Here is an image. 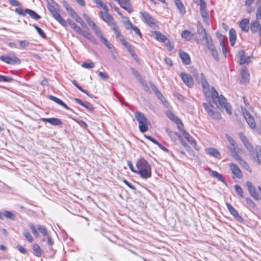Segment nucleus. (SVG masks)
Instances as JSON below:
<instances>
[{
    "label": "nucleus",
    "instance_id": "obj_26",
    "mask_svg": "<svg viewBox=\"0 0 261 261\" xmlns=\"http://www.w3.org/2000/svg\"><path fill=\"white\" fill-rule=\"evenodd\" d=\"M48 97L49 98V99L53 100V101L55 102L58 105L63 107L66 109L73 111V110L71 109L69 107H68L64 102H63L59 98L51 95H48Z\"/></svg>",
    "mask_w": 261,
    "mask_h": 261
},
{
    "label": "nucleus",
    "instance_id": "obj_46",
    "mask_svg": "<svg viewBox=\"0 0 261 261\" xmlns=\"http://www.w3.org/2000/svg\"><path fill=\"white\" fill-rule=\"evenodd\" d=\"M70 12L69 13L71 17H72L76 22H78L81 18L79 15L75 12L74 9H70Z\"/></svg>",
    "mask_w": 261,
    "mask_h": 261
},
{
    "label": "nucleus",
    "instance_id": "obj_2",
    "mask_svg": "<svg viewBox=\"0 0 261 261\" xmlns=\"http://www.w3.org/2000/svg\"><path fill=\"white\" fill-rule=\"evenodd\" d=\"M211 96L213 102L218 109L225 108L228 114H231V108L227 103L226 99L222 95H219L218 92L213 87L211 89Z\"/></svg>",
    "mask_w": 261,
    "mask_h": 261
},
{
    "label": "nucleus",
    "instance_id": "obj_4",
    "mask_svg": "<svg viewBox=\"0 0 261 261\" xmlns=\"http://www.w3.org/2000/svg\"><path fill=\"white\" fill-rule=\"evenodd\" d=\"M226 137L229 143V145L227 146L231 155L234 159L239 155L238 154L241 149L239 147L235 140L230 136L226 135Z\"/></svg>",
    "mask_w": 261,
    "mask_h": 261
},
{
    "label": "nucleus",
    "instance_id": "obj_29",
    "mask_svg": "<svg viewBox=\"0 0 261 261\" xmlns=\"http://www.w3.org/2000/svg\"><path fill=\"white\" fill-rule=\"evenodd\" d=\"M234 159L238 161L239 164L247 171H248L249 172H252L251 168H250L248 164L244 159H243L242 158L240 155L237 157L235 158Z\"/></svg>",
    "mask_w": 261,
    "mask_h": 261
},
{
    "label": "nucleus",
    "instance_id": "obj_30",
    "mask_svg": "<svg viewBox=\"0 0 261 261\" xmlns=\"http://www.w3.org/2000/svg\"><path fill=\"white\" fill-rule=\"evenodd\" d=\"M240 27L242 30L247 32L249 30V20L247 18H244L243 19L240 23Z\"/></svg>",
    "mask_w": 261,
    "mask_h": 261
},
{
    "label": "nucleus",
    "instance_id": "obj_48",
    "mask_svg": "<svg viewBox=\"0 0 261 261\" xmlns=\"http://www.w3.org/2000/svg\"><path fill=\"white\" fill-rule=\"evenodd\" d=\"M202 38L205 40L207 47L214 44L212 37L210 36L205 35V36H202Z\"/></svg>",
    "mask_w": 261,
    "mask_h": 261
},
{
    "label": "nucleus",
    "instance_id": "obj_39",
    "mask_svg": "<svg viewBox=\"0 0 261 261\" xmlns=\"http://www.w3.org/2000/svg\"><path fill=\"white\" fill-rule=\"evenodd\" d=\"M182 135L185 139L193 146L195 145L196 142L193 138L185 130H183Z\"/></svg>",
    "mask_w": 261,
    "mask_h": 261
},
{
    "label": "nucleus",
    "instance_id": "obj_47",
    "mask_svg": "<svg viewBox=\"0 0 261 261\" xmlns=\"http://www.w3.org/2000/svg\"><path fill=\"white\" fill-rule=\"evenodd\" d=\"M244 145L246 148V149L248 150V151L251 153L254 150V148L252 145V144L249 141H247L246 142L244 143Z\"/></svg>",
    "mask_w": 261,
    "mask_h": 261
},
{
    "label": "nucleus",
    "instance_id": "obj_16",
    "mask_svg": "<svg viewBox=\"0 0 261 261\" xmlns=\"http://www.w3.org/2000/svg\"><path fill=\"white\" fill-rule=\"evenodd\" d=\"M250 29L253 33L259 31V44H261V24H259L257 20L252 21L250 24Z\"/></svg>",
    "mask_w": 261,
    "mask_h": 261
},
{
    "label": "nucleus",
    "instance_id": "obj_5",
    "mask_svg": "<svg viewBox=\"0 0 261 261\" xmlns=\"http://www.w3.org/2000/svg\"><path fill=\"white\" fill-rule=\"evenodd\" d=\"M48 10L51 14L53 17L58 21L61 25L63 27L67 26L66 21L62 17L61 15L59 14V11L60 9L59 5L48 6L47 7Z\"/></svg>",
    "mask_w": 261,
    "mask_h": 261
},
{
    "label": "nucleus",
    "instance_id": "obj_10",
    "mask_svg": "<svg viewBox=\"0 0 261 261\" xmlns=\"http://www.w3.org/2000/svg\"><path fill=\"white\" fill-rule=\"evenodd\" d=\"M200 12L204 22L209 25V15L206 9V4L204 0H199Z\"/></svg>",
    "mask_w": 261,
    "mask_h": 261
},
{
    "label": "nucleus",
    "instance_id": "obj_50",
    "mask_svg": "<svg viewBox=\"0 0 261 261\" xmlns=\"http://www.w3.org/2000/svg\"><path fill=\"white\" fill-rule=\"evenodd\" d=\"M23 234L24 236V237L26 238V239L30 242H32L34 240L33 238L31 236L30 232H29L27 230H24L23 232Z\"/></svg>",
    "mask_w": 261,
    "mask_h": 261
},
{
    "label": "nucleus",
    "instance_id": "obj_53",
    "mask_svg": "<svg viewBox=\"0 0 261 261\" xmlns=\"http://www.w3.org/2000/svg\"><path fill=\"white\" fill-rule=\"evenodd\" d=\"M111 56L114 60L117 61L119 59V55L115 48H113L110 50Z\"/></svg>",
    "mask_w": 261,
    "mask_h": 261
},
{
    "label": "nucleus",
    "instance_id": "obj_42",
    "mask_svg": "<svg viewBox=\"0 0 261 261\" xmlns=\"http://www.w3.org/2000/svg\"><path fill=\"white\" fill-rule=\"evenodd\" d=\"M10 219V220H14L15 219V215L11 211L5 210L3 213V217Z\"/></svg>",
    "mask_w": 261,
    "mask_h": 261
},
{
    "label": "nucleus",
    "instance_id": "obj_9",
    "mask_svg": "<svg viewBox=\"0 0 261 261\" xmlns=\"http://www.w3.org/2000/svg\"><path fill=\"white\" fill-rule=\"evenodd\" d=\"M0 60L11 65L19 64L21 63L20 60L14 54L9 56H1Z\"/></svg>",
    "mask_w": 261,
    "mask_h": 261
},
{
    "label": "nucleus",
    "instance_id": "obj_8",
    "mask_svg": "<svg viewBox=\"0 0 261 261\" xmlns=\"http://www.w3.org/2000/svg\"><path fill=\"white\" fill-rule=\"evenodd\" d=\"M99 15L101 18L111 27L112 30H113L114 25H118L116 22H115L113 17L109 14L108 11H100Z\"/></svg>",
    "mask_w": 261,
    "mask_h": 261
},
{
    "label": "nucleus",
    "instance_id": "obj_19",
    "mask_svg": "<svg viewBox=\"0 0 261 261\" xmlns=\"http://www.w3.org/2000/svg\"><path fill=\"white\" fill-rule=\"evenodd\" d=\"M241 79L240 83L242 84H246L248 83L249 81V73L247 68H243L241 71Z\"/></svg>",
    "mask_w": 261,
    "mask_h": 261
},
{
    "label": "nucleus",
    "instance_id": "obj_58",
    "mask_svg": "<svg viewBox=\"0 0 261 261\" xmlns=\"http://www.w3.org/2000/svg\"><path fill=\"white\" fill-rule=\"evenodd\" d=\"M168 117L170 120L175 123L177 122V119H179L172 112H170L169 113Z\"/></svg>",
    "mask_w": 261,
    "mask_h": 261
},
{
    "label": "nucleus",
    "instance_id": "obj_38",
    "mask_svg": "<svg viewBox=\"0 0 261 261\" xmlns=\"http://www.w3.org/2000/svg\"><path fill=\"white\" fill-rule=\"evenodd\" d=\"M154 34L155 35L156 39L161 42L165 43L166 41L167 40L166 37L159 31H155Z\"/></svg>",
    "mask_w": 261,
    "mask_h": 261
},
{
    "label": "nucleus",
    "instance_id": "obj_1",
    "mask_svg": "<svg viewBox=\"0 0 261 261\" xmlns=\"http://www.w3.org/2000/svg\"><path fill=\"white\" fill-rule=\"evenodd\" d=\"M136 173L144 179L151 177V167L144 158L139 159L136 163Z\"/></svg>",
    "mask_w": 261,
    "mask_h": 261
},
{
    "label": "nucleus",
    "instance_id": "obj_55",
    "mask_svg": "<svg viewBox=\"0 0 261 261\" xmlns=\"http://www.w3.org/2000/svg\"><path fill=\"white\" fill-rule=\"evenodd\" d=\"M29 226H30V228L31 229L32 232L33 233V234L36 237H38L39 233H38L37 229L36 228L35 226H34V225L32 223H30L29 224Z\"/></svg>",
    "mask_w": 261,
    "mask_h": 261
},
{
    "label": "nucleus",
    "instance_id": "obj_13",
    "mask_svg": "<svg viewBox=\"0 0 261 261\" xmlns=\"http://www.w3.org/2000/svg\"><path fill=\"white\" fill-rule=\"evenodd\" d=\"M246 185L248 188V190L251 196L256 200L260 199L259 194L256 191V188L253 185V184L249 181H247L246 182Z\"/></svg>",
    "mask_w": 261,
    "mask_h": 261
},
{
    "label": "nucleus",
    "instance_id": "obj_41",
    "mask_svg": "<svg viewBox=\"0 0 261 261\" xmlns=\"http://www.w3.org/2000/svg\"><path fill=\"white\" fill-rule=\"evenodd\" d=\"M125 47L127 48V49L130 54L131 56L134 58V59L136 61L138 60L137 55L134 53V50L133 49L132 45L129 43Z\"/></svg>",
    "mask_w": 261,
    "mask_h": 261
},
{
    "label": "nucleus",
    "instance_id": "obj_7",
    "mask_svg": "<svg viewBox=\"0 0 261 261\" xmlns=\"http://www.w3.org/2000/svg\"><path fill=\"white\" fill-rule=\"evenodd\" d=\"M203 106L208 115L212 118L216 120H219L221 118L220 113L214 108V107L210 103H203Z\"/></svg>",
    "mask_w": 261,
    "mask_h": 261
},
{
    "label": "nucleus",
    "instance_id": "obj_64",
    "mask_svg": "<svg viewBox=\"0 0 261 261\" xmlns=\"http://www.w3.org/2000/svg\"><path fill=\"white\" fill-rule=\"evenodd\" d=\"M17 249L23 254H27L28 253L27 250L21 245H18Z\"/></svg>",
    "mask_w": 261,
    "mask_h": 261
},
{
    "label": "nucleus",
    "instance_id": "obj_40",
    "mask_svg": "<svg viewBox=\"0 0 261 261\" xmlns=\"http://www.w3.org/2000/svg\"><path fill=\"white\" fill-rule=\"evenodd\" d=\"M93 31L94 32L95 35L100 39L101 37L103 36L102 33L101 31L100 30L99 27H98L96 24L93 25L92 27H91Z\"/></svg>",
    "mask_w": 261,
    "mask_h": 261
},
{
    "label": "nucleus",
    "instance_id": "obj_3",
    "mask_svg": "<svg viewBox=\"0 0 261 261\" xmlns=\"http://www.w3.org/2000/svg\"><path fill=\"white\" fill-rule=\"evenodd\" d=\"M135 117L139 123V128L140 131L142 133H145L148 129L147 124V119L144 115L140 111H137L135 113Z\"/></svg>",
    "mask_w": 261,
    "mask_h": 261
},
{
    "label": "nucleus",
    "instance_id": "obj_22",
    "mask_svg": "<svg viewBox=\"0 0 261 261\" xmlns=\"http://www.w3.org/2000/svg\"><path fill=\"white\" fill-rule=\"evenodd\" d=\"M40 120L43 122H47L53 125H60L63 123L61 119L57 118H41Z\"/></svg>",
    "mask_w": 261,
    "mask_h": 261
},
{
    "label": "nucleus",
    "instance_id": "obj_61",
    "mask_svg": "<svg viewBox=\"0 0 261 261\" xmlns=\"http://www.w3.org/2000/svg\"><path fill=\"white\" fill-rule=\"evenodd\" d=\"M191 32L188 30H184L181 33V37L186 40H189L188 37L190 36Z\"/></svg>",
    "mask_w": 261,
    "mask_h": 261
},
{
    "label": "nucleus",
    "instance_id": "obj_37",
    "mask_svg": "<svg viewBox=\"0 0 261 261\" xmlns=\"http://www.w3.org/2000/svg\"><path fill=\"white\" fill-rule=\"evenodd\" d=\"M175 3L180 13L185 14L186 13L185 8L180 0H175Z\"/></svg>",
    "mask_w": 261,
    "mask_h": 261
},
{
    "label": "nucleus",
    "instance_id": "obj_31",
    "mask_svg": "<svg viewBox=\"0 0 261 261\" xmlns=\"http://www.w3.org/2000/svg\"><path fill=\"white\" fill-rule=\"evenodd\" d=\"M32 249L33 250L34 254L37 257H40L42 255V250L38 244H34L32 246Z\"/></svg>",
    "mask_w": 261,
    "mask_h": 261
},
{
    "label": "nucleus",
    "instance_id": "obj_32",
    "mask_svg": "<svg viewBox=\"0 0 261 261\" xmlns=\"http://www.w3.org/2000/svg\"><path fill=\"white\" fill-rule=\"evenodd\" d=\"M81 35H82L83 36H84L85 38L87 39L89 41L94 43H96L95 39L92 36V35L88 30H83Z\"/></svg>",
    "mask_w": 261,
    "mask_h": 261
},
{
    "label": "nucleus",
    "instance_id": "obj_12",
    "mask_svg": "<svg viewBox=\"0 0 261 261\" xmlns=\"http://www.w3.org/2000/svg\"><path fill=\"white\" fill-rule=\"evenodd\" d=\"M141 15L143 18L144 21L151 28L155 25V20L147 12H141Z\"/></svg>",
    "mask_w": 261,
    "mask_h": 261
},
{
    "label": "nucleus",
    "instance_id": "obj_6",
    "mask_svg": "<svg viewBox=\"0 0 261 261\" xmlns=\"http://www.w3.org/2000/svg\"><path fill=\"white\" fill-rule=\"evenodd\" d=\"M193 75L199 84H200L204 91H208L210 85L203 73L199 74L196 70L192 72Z\"/></svg>",
    "mask_w": 261,
    "mask_h": 261
},
{
    "label": "nucleus",
    "instance_id": "obj_43",
    "mask_svg": "<svg viewBox=\"0 0 261 261\" xmlns=\"http://www.w3.org/2000/svg\"><path fill=\"white\" fill-rule=\"evenodd\" d=\"M234 189L237 194L241 198H244V192L242 188L238 185L234 186Z\"/></svg>",
    "mask_w": 261,
    "mask_h": 261
},
{
    "label": "nucleus",
    "instance_id": "obj_21",
    "mask_svg": "<svg viewBox=\"0 0 261 261\" xmlns=\"http://www.w3.org/2000/svg\"><path fill=\"white\" fill-rule=\"evenodd\" d=\"M115 34H116V37L119 39L121 42L125 46L128 44H129L124 39L123 36L120 33L118 25H115L112 30Z\"/></svg>",
    "mask_w": 261,
    "mask_h": 261
},
{
    "label": "nucleus",
    "instance_id": "obj_36",
    "mask_svg": "<svg viewBox=\"0 0 261 261\" xmlns=\"http://www.w3.org/2000/svg\"><path fill=\"white\" fill-rule=\"evenodd\" d=\"M211 176H213L214 177L217 178L219 180L223 182L226 185H227V184H226L224 178H223V177L222 176V175L221 174L219 173L216 171H213V170H211Z\"/></svg>",
    "mask_w": 261,
    "mask_h": 261
},
{
    "label": "nucleus",
    "instance_id": "obj_60",
    "mask_svg": "<svg viewBox=\"0 0 261 261\" xmlns=\"http://www.w3.org/2000/svg\"><path fill=\"white\" fill-rule=\"evenodd\" d=\"M19 44L21 48H25L29 46L30 43L27 40H21L19 41Z\"/></svg>",
    "mask_w": 261,
    "mask_h": 261
},
{
    "label": "nucleus",
    "instance_id": "obj_28",
    "mask_svg": "<svg viewBox=\"0 0 261 261\" xmlns=\"http://www.w3.org/2000/svg\"><path fill=\"white\" fill-rule=\"evenodd\" d=\"M166 132L169 136L171 140L173 142H175L177 139H179V138H181V135L180 134L178 133L172 132L168 128L166 129Z\"/></svg>",
    "mask_w": 261,
    "mask_h": 261
},
{
    "label": "nucleus",
    "instance_id": "obj_18",
    "mask_svg": "<svg viewBox=\"0 0 261 261\" xmlns=\"http://www.w3.org/2000/svg\"><path fill=\"white\" fill-rule=\"evenodd\" d=\"M229 166L230 168L231 172L238 178H241L243 176V174L239 168V167L235 164L231 163L229 164Z\"/></svg>",
    "mask_w": 261,
    "mask_h": 261
},
{
    "label": "nucleus",
    "instance_id": "obj_57",
    "mask_svg": "<svg viewBox=\"0 0 261 261\" xmlns=\"http://www.w3.org/2000/svg\"><path fill=\"white\" fill-rule=\"evenodd\" d=\"M82 66L87 69L93 68L94 67V64L92 62L87 63L85 62L82 64Z\"/></svg>",
    "mask_w": 261,
    "mask_h": 261
},
{
    "label": "nucleus",
    "instance_id": "obj_17",
    "mask_svg": "<svg viewBox=\"0 0 261 261\" xmlns=\"http://www.w3.org/2000/svg\"><path fill=\"white\" fill-rule=\"evenodd\" d=\"M239 62L240 65L248 64L250 62V57H246L245 53L243 50H241L238 54Z\"/></svg>",
    "mask_w": 261,
    "mask_h": 261
},
{
    "label": "nucleus",
    "instance_id": "obj_14",
    "mask_svg": "<svg viewBox=\"0 0 261 261\" xmlns=\"http://www.w3.org/2000/svg\"><path fill=\"white\" fill-rule=\"evenodd\" d=\"M180 76L183 82L188 87L191 88L194 85V81L192 77L185 72H181Z\"/></svg>",
    "mask_w": 261,
    "mask_h": 261
},
{
    "label": "nucleus",
    "instance_id": "obj_11",
    "mask_svg": "<svg viewBox=\"0 0 261 261\" xmlns=\"http://www.w3.org/2000/svg\"><path fill=\"white\" fill-rule=\"evenodd\" d=\"M253 159L257 165H261V146L256 145L254 148V150L250 153Z\"/></svg>",
    "mask_w": 261,
    "mask_h": 261
},
{
    "label": "nucleus",
    "instance_id": "obj_35",
    "mask_svg": "<svg viewBox=\"0 0 261 261\" xmlns=\"http://www.w3.org/2000/svg\"><path fill=\"white\" fill-rule=\"evenodd\" d=\"M197 32L199 35H203V36H205V35H207L205 28L203 27V25L200 21L197 22Z\"/></svg>",
    "mask_w": 261,
    "mask_h": 261
},
{
    "label": "nucleus",
    "instance_id": "obj_54",
    "mask_svg": "<svg viewBox=\"0 0 261 261\" xmlns=\"http://www.w3.org/2000/svg\"><path fill=\"white\" fill-rule=\"evenodd\" d=\"M229 40L236 39L237 35L235 30L231 29L229 32Z\"/></svg>",
    "mask_w": 261,
    "mask_h": 261
},
{
    "label": "nucleus",
    "instance_id": "obj_15",
    "mask_svg": "<svg viewBox=\"0 0 261 261\" xmlns=\"http://www.w3.org/2000/svg\"><path fill=\"white\" fill-rule=\"evenodd\" d=\"M243 113L248 124L252 129L254 128L256 126V124L254 118L251 114L246 110L243 111Z\"/></svg>",
    "mask_w": 261,
    "mask_h": 261
},
{
    "label": "nucleus",
    "instance_id": "obj_44",
    "mask_svg": "<svg viewBox=\"0 0 261 261\" xmlns=\"http://www.w3.org/2000/svg\"><path fill=\"white\" fill-rule=\"evenodd\" d=\"M93 2L99 7L103 9L104 11H109L106 5L104 4L101 0H93Z\"/></svg>",
    "mask_w": 261,
    "mask_h": 261
},
{
    "label": "nucleus",
    "instance_id": "obj_24",
    "mask_svg": "<svg viewBox=\"0 0 261 261\" xmlns=\"http://www.w3.org/2000/svg\"><path fill=\"white\" fill-rule=\"evenodd\" d=\"M74 100L78 104L86 108L89 111L92 112L94 109L93 105L88 101H83L81 99L78 98H74Z\"/></svg>",
    "mask_w": 261,
    "mask_h": 261
},
{
    "label": "nucleus",
    "instance_id": "obj_25",
    "mask_svg": "<svg viewBox=\"0 0 261 261\" xmlns=\"http://www.w3.org/2000/svg\"><path fill=\"white\" fill-rule=\"evenodd\" d=\"M179 56L184 64L187 65L191 63L190 57L189 54L185 51L180 50L179 53Z\"/></svg>",
    "mask_w": 261,
    "mask_h": 261
},
{
    "label": "nucleus",
    "instance_id": "obj_33",
    "mask_svg": "<svg viewBox=\"0 0 261 261\" xmlns=\"http://www.w3.org/2000/svg\"><path fill=\"white\" fill-rule=\"evenodd\" d=\"M158 98L161 100V101L164 104V105L166 107L168 108L169 106V103L168 101L166 99L164 96L162 94L160 91L157 92L155 94Z\"/></svg>",
    "mask_w": 261,
    "mask_h": 261
},
{
    "label": "nucleus",
    "instance_id": "obj_23",
    "mask_svg": "<svg viewBox=\"0 0 261 261\" xmlns=\"http://www.w3.org/2000/svg\"><path fill=\"white\" fill-rule=\"evenodd\" d=\"M226 206L229 213L239 221H242L243 219L239 215L236 209L229 203H226Z\"/></svg>",
    "mask_w": 261,
    "mask_h": 261
},
{
    "label": "nucleus",
    "instance_id": "obj_63",
    "mask_svg": "<svg viewBox=\"0 0 261 261\" xmlns=\"http://www.w3.org/2000/svg\"><path fill=\"white\" fill-rule=\"evenodd\" d=\"M175 123L177 124L178 129L181 132H183L184 130L182 128L184 127V125L180 119H177V122H176Z\"/></svg>",
    "mask_w": 261,
    "mask_h": 261
},
{
    "label": "nucleus",
    "instance_id": "obj_52",
    "mask_svg": "<svg viewBox=\"0 0 261 261\" xmlns=\"http://www.w3.org/2000/svg\"><path fill=\"white\" fill-rule=\"evenodd\" d=\"M220 45L222 47L223 54L225 56V57H226V53L227 52V46H226V44H225L223 39H222L220 41Z\"/></svg>",
    "mask_w": 261,
    "mask_h": 261
},
{
    "label": "nucleus",
    "instance_id": "obj_45",
    "mask_svg": "<svg viewBox=\"0 0 261 261\" xmlns=\"http://www.w3.org/2000/svg\"><path fill=\"white\" fill-rule=\"evenodd\" d=\"M33 27H34V28L37 31V32L38 33V34L42 38H43L44 39H46V38L47 37H46V35L45 33L44 32V31L40 28H39V27H38L37 25H36L35 24H34Z\"/></svg>",
    "mask_w": 261,
    "mask_h": 261
},
{
    "label": "nucleus",
    "instance_id": "obj_49",
    "mask_svg": "<svg viewBox=\"0 0 261 261\" xmlns=\"http://www.w3.org/2000/svg\"><path fill=\"white\" fill-rule=\"evenodd\" d=\"M38 230L44 236H48V233L46 229L42 225H38L37 226Z\"/></svg>",
    "mask_w": 261,
    "mask_h": 261
},
{
    "label": "nucleus",
    "instance_id": "obj_34",
    "mask_svg": "<svg viewBox=\"0 0 261 261\" xmlns=\"http://www.w3.org/2000/svg\"><path fill=\"white\" fill-rule=\"evenodd\" d=\"M25 11L32 19L38 20L41 18V16L32 10L25 9Z\"/></svg>",
    "mask_w": 261,
    "mask_h": 261
},
{
    "label": "nucleus",
    "instance_id": "obj_59",
    "mask_svg": "<svg viewBox=\"0 0 261 261\" xmlns=\"http://www.w3.org/2000/svg\"><path fill=\"white\" fill-rule=\"evenodd\" d=\"M15 11L16 13L23 16H24L27 14V12L25 11V9L23 10L20 8H16Z\"/></svg>",
    "mask_w": 261,
    "mask_h": 261
},
{
    "label": "nucleus",
    "instance_id": "obj_51",
    "mask_svg": "<svg viewBox=\"0 0 261 261\" xmlns=\"http://www.w3.org/2000/svg\"><path fill=\"white\" fill-rule=\"evenodd\" d=\"M13 79L10 76L0 75V82H12Z\"/></svg>",
    "mask_w": 261,
    "mask_h": 261
},
{
    "label": "nucleus",
    "instance_id": "obj_27",
    "mask_svg": "<svg viewBox=\"0 0 261 261\" xmlns=\"http://www.w3.org/2000/svg\"><path fill=\"white\" fill-rule=\"evenodd\" d=\"M205 151L206 153L211 156L218 159H220L221 158L220 152L214 148H208L206 149Z\"/></svg>",
    "mask_w": 261,
    "mask_h": 261
},
{
    "label": "nucleus",
    "instance_id": "obj_62",
    "mask_svg": "<svg viewBox=\"0 0 261 261\" xmlns=\"http://www.w3.org/2000/svg\"><path fill=\"white\" fill-rule=\"evenodd\" d=\"M211 54L215 61H216L217 62L219 61V55L218 54V51L216 49L214 50H213L212 52H211Z\"/></svg>",
    "mask_w": 261,
    "mask_h": 261
},
{
    "label": "nucleus",
    "instance_id": "obj_56",
    "mask_svg": "<svg viewBox=\"0 0 261 261\" xmlns=\"http://www.w3.org/2000/svg\"><path fill=\"white\" fill-rule=\"evenodd\" d=\"M84 17L86 21H87L88 24L90 27H92L93 25H94L95 23L92 21V20L87 15L84 14Z\"/></svg>",
    "mask_w": 261,
    "mask_h": 261
},
{
    "label": "nucleus",
    "instance_id": "obj_20",
    "mask_svg": "<svg viewBox=\"0 0 261 261\" xmlns=\"http://www.w3.org/2000/svg\"><path fill=\"white\" fill-rule=\"evenodd\" d=\"M119 5L121 8L126 10L128 13H132L134 11L130 0H121L119 2Z\"/></svg>",
    "mask_w": 261,
    "mask_h": 261
}]
</instances>
